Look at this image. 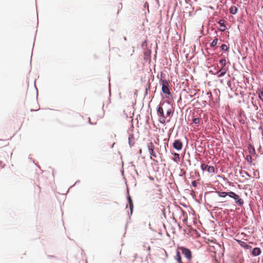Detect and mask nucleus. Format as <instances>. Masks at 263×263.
<instances>
[{"label":"nucleus","mask_w":263,"mask_h":263,"mask_svg":"<svg viewBox=\"0 0 263 263\" xmlns=\"http://www.w3.org/2000/svg\"><path fill=\"white\" fill-rule=\"evenodd\" d=\"M178 249L181 251L182 254L189 261L192 259V253L190 250L184 247H179Z\"/></svg>","instance_id":"obj_3"},{"label":"nucleus","mask_w":263,"mask_h":263,"mask_svg":"<svg viewBox=\"0 0 263 263\" xmlns=\"http://www.w3.org/2000/svg\"><path fill=\"white\" fill-rule=\"evenodd\" d=\"M218 195L221 197H225L226 196H229L230 197L233 198L236 204L239 206H242L243 204V200L240 198L239 196L233 192H217Z\"/></svg>","instance_id":"obj_1"},{"label":"nucleus","mask_w":263,"mask_h":263,"mask_svg":"<svg viewBox=\"0 0 263 263\" xmlns=\"http://www.w3.org/2000/svg\"><path fill=\"white\" fill-rule=\"evenodd\" d=\"M162 86V91L165 95L166 99H170L172 97L171 92L169 89V82L166 80H163L161 82Z\"/></svg>","instance_id":"obj_2"},{"label":"nucleus","mask_w":263,"mask_h":263,"mask_svg":"<svg viewBox=\"0 0 263 263\" xmlns=\"http://www.w3.org/2000/svg\"><path fill=\"white\" fill-rule=\"evenodd\" d=\"M258 97L260 99L263 101V91H259L258 92Z\"/></svg>","instance_id":"obj_20"},{"label":"nucleus","mask_w":263,"mask_h":263,"mask_svg":"<svg viewBox=\"0 0 263 263\" xmlns=\"http://www.w3.org/2000/svg\"><path fill=\"white\" fill-rule=\"evenodd\" d=\"M221 49L223 51H228L229 49V47L226 44H222L221 46Z\"/></svg>","instance_id":"obj_17"},{"label":"nucleus","mask_w":263,"mask_h":263,"mask_svg":"<svg viewBox=\"0 0 263 263\" xmlns=\"http://www.w3.org/2000/svg\"><path fill=\"white\" fill-rule=\"evenodd\" d=\"M219 63L222 67H224L226 64V60L225 59H221L220 60Z\"/></svg>","instance_id":"obj_16"},{"label":"nucleus","mask_w":263,"mask_h":263,"mask_svg":"<svg viewBox=\"0 0 263 263\" xmlns=\"http://www.w3.org/2000/svg\"><path fill=\"white\" fill-rule=\"evenodd\" d=\"M240 245L242 247H243L246 249H249L251 248L250 246L249 245H245V242H242V243L240 244Z\"/></svg>","instance_id":"obj_21"},{"label":"nucleus","mask_w":263,"mask_h":263,"mask_svg":"<svg viewBox=\"0 0 263 263\" xmlns=\"http://www.w3.org/2000/svg\"><path fill=\"white\" fill-rule=\"evenodd\" d=\"M230 12L232 14H235L237 13L238 9L235 6H232L230 8Z\"/></svg>","instance_id":"obj_11"},{"label":"nucleus","mask_w":263,"mask_h":263,"mask_svg":"<svg viewBox=\"0 0 263 263\" xmlns=\"http://www.w3.org/2000/svg\"><path fill=\"white\" fill-rule=\"evenodd\" d=\"M172 113V110L171 109H167V111H166V115L167 116H170V115Z\"/></svg>","instance_id":"obj_22"},{"label":"nucleus","mask_w":263,"mask_h":263,"mask_svg":"<svg viewBox=\"0 0 263 263\" xmlns=\"http://www.w3.org/2000/svg\"><path fill=\"white\" fill-rule=\"evenodd\" d=\"M200 122V119L199 118L194 117L193 119V123L196 125H198Z\"/></svg>","instance_id":"obj_13"},{"label":"nucleus","mask_w":263,"mask_h":263,"mask_svg":"<svg viewBox=\"0 0 263 263\" xmlns=\"http://www.w3.org/2000/svg\"><path fill=\"white\" fill-rule=\"evenodd\" d=\"M261 253V250L259 248H255L252 251V255L254 256H258Z\"/></svg>","instance_id":"obj_9"},{"label":"nucleus","mask_w":263,"mask_h":263,"mask_svg":"<svg viewBox=\"0 0 263 263\" xmlns=\"http://www.w3.org/2000/svg\"><path fill=\"white\" fill-rule=\"evenodd\" d=\"M194 1H195V2H197V0H194Z\"/></svg>","instance_id":"obj_27"},{"label":"nucleus","mask_w":263,"mask_h":263,"mask_svg":"<svg viewBox=\"0 0 263 263\" xmlns=\"http://www.w3.org/2000/svg\"><path fill=\"white\" fill-rule=\"evenodd\" d=\"M127 199H128V203H129L130 213L132 214L133 213V209H134V204H133V201H132V198L130 196H128Z\"/></svg>","instance_id":"obj_10"},{"label":"nucleus","mask_w":263,"mask_h":263,"mask_svg":"<svg viewBox=\"0 0 263 263\" xmlns=\"http://www.w3.org/2000/svg\"><path fill=\"white\" fill-rule=\"evenodd\" d=\"M227 69L225 67H222L215 74H217L218 77H223L227 72Z\"/></svg>","instance_id":"obj_7"},{"label":"nucleus","mask_w":263,"mask_h":263,"mask_svg":"<svg viewBox=\"0 0 263 263\" xmlns=\"http://www.w3.org/2000/svg\"><path fill=\"white\" fill-rule=\"evenodd\" d=\"M155 146L152 142H150L148 144V149L149 154L151 155V158L154 160V158L157 157V155L154 151Z\"/></svg>","instance_id":"obj_5"},{"label":"nucleus","mask_w":263,"mask_h":263,"mask_svg":"<svg viewBox=\"0 0 263 263\" xmlns=\"http://www.w3.org/2000/svg\"><path fill=\"white\" fill-rule=\"evenodd\" d=\"M156 197H153L152 199L155 200V199H160L161 198V194L160 193H157L156 194Z\"/></svg>","instance_id":"obj_14"},{"label":"nucleus","mask_w":263,"mask_h":263,"mask_svg":"<svg viewBox=\"0 0 263 263\" xmlns=\"http://www.w3.org/2000/svg\"><path fill=\"white\" fill-rule=\"evenodd\" d=\"M173 146L174 148L176 149L179 151L182 149V142L179 140H176L174 142L173 144Z\"/></svg>","instance_id":"obj_6"},{"label":"nucleus","mask_w":263,"mask_h":263,"mask_svg":"<svg viewBox=\"0 0 263 263\" xmlns=\"http://www.w3.org/2000/svg\"><path fill=\"white\" fill-rule=\"evenodd\" d=\"M207 171L210 173H214L215 172V168L213 166H209Z\"/></svg>","instance_id":"obj_12"},{"label":"nucleus","mask_w":263,"mask_h":263,"mask_svg":"<svg viewBox=\"0 0 263 263\" xmlns=\"http://www.w3.org/2000/svg\"><path fill=\"white\" fill-rule=\"evenodd\" d=\"M249 159H250V162H251V159H252L251 156H249Z\"/></svg>","instance_id":"obj_24"},{"label":"nucleus","mask_w":263,"mask_h":263,"mask_svg":"<svg viewBox=\"0 0 263 263\" xmlns=\"http://www.w3.org/2000/svg\"><path fill=\"white\" fill-rule=\"evenodd\" d=\"M224 23H225V21L224 20H220L218 22V24L220 26V30L221 31H224L227 29V27H226V25H224Z\"/></svg>","instance_id":"obj_8"},{"label":"nucleus","mask_w":263,"mask_h":263,"mask_svg":"<svg viewBox=\"0 0 263 263\" xmlns=\"http://www.w3.org/2000/svg\"><path fill=\"white\" fill-rule=\"evenodd\" d=\"M174 155L175 157L174 160L176 162H178L179 160V155L177 153H174Z\"/></svg>","instance_id":"obj_18"},{"label":"nucleus","mask_w":263,"mask_h":263,"mask_svg":"<svg viewBox=\"0 0 263 263\" xmlns=\"http://www.w3.org/2000/svg\"><path fill=\"white\" fill-rule=\"evenodd\" d=\"M247 160H248V161H250V159H249V158H248H248H247Z\"/></svg>","instance_id":"obj_25"},{"label":"nucleus","mask_w":263,"mask_h":263,"mask_svg":"<svg viewBox=\"0 0 263 263\" xmlns=\"http://www.w3.org/2000/svg\"><path fill=\"white\" fill-rule=\"evenodd\" d=\"M208 166H209L208 165L203 163L201 165V168L202 170L204 171V170H205L206 169L208 170Z\"/></svg>","instance_id":"obj_19"},{"label":"nucleus","mask_w":263,"mask_h":263,"mask_svg":"<svg viewBox=\"0 0 263 263\" xmlns=\"http://www.w3.org/2000/svg\"><path fill=\"white\" fill-rule=\"evenodd\" d=\"M164 251L165 253L166 254V252L165 250H164Z\"/></svg>","instance_id":"obj_26"},{"label":"nucleus","mask_w":263,"mask_h":263,"mask_svg":"<svg viewBox=\"0 0 263 263\" xmlns=\"http://www.w3.org/2000/svg\"><path fill=\"white\" fill-rule=\"evenodd\" d=\"M192 185L194 186V187H196L197 186V182H196V181H193L192 182Z\"/></svg>","instance_id":"obj_23"},{"label":"nucleus","mask_w":263,"mask_h":263,"mask_svg":"<svg viewBox=\"0 0 263 263\" xmlns=\"http://www.w3.org/2000/svg\"><path fill=\"white\" fill-rule=\"evenodd\" d=\"M164 103H161L160 106L158 107L157 112L159 118V122L162 124L165 123V117L164 114V110L161 105H163Z\"/></svg>","instance_id":"obj_4"},{"label":"nucleus","mask_w":263,"mask_h":263,"mask_svg":"<svg viewBox=\"0 0 263 263\" xmlns=\"http://www.w3.org/2000/svg\"><path fill=\"white\" fill-rule=\"evenodd\" d=\"M218 43V39L217 38H215L214 39L212 43L211 44V47H214L216 45H217Z\"/></svg>","instance_id":"obj_15"}]
</instances>
